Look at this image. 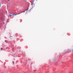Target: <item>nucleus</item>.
Segmentation results:
<instances>
[{"mask_svg": "<svg viewBox=\"0 0 73 73\" xmlns=\"http://www.w3.org/2000/svg\"><path fill=\"white\" fill-rule=\"evenodd\" d=\"M29 7L31 8V9H32L33 8H34V7H35V4L34 3L31 4V5H30Z\"/></svg>", "mask_w": 73, "mask_h": 73, "instance_id": "obj_1", "label": "nucleus"}, {"mask_svg": "<svg viewBox=\"0 0 73 73\" xmlns=\"http://www.w3.org/2000/svg\"><path fill=\"white\" fill-rule=\"evenodd\" d=\"M68 53H69V52H73V49H68Z\"/></svg>", "mask_w": 73, "mask_h": 73, "instance_id": "obj_2", "label": "nucleus"}, {"mask_svg": "<svg viewBox=\"0 0 73 73\" xmlns=\"http://www.w3.org/2000/svg\"><path fill=\"white\" fill-rule=\"evenodd\" d=\"M9 13V15H10V16H13V15H11V13Z\"/></svg>", "mask_w": 73, "mask_h": 73, "instance_id": "obj_3", "label": "nucleus"}, {"mask_svg": "<svg viewBox=\"0 0 73 73\" xmlns=\"http://www.w3.org/2000/svg\"><path fill=\"white\" fill-rule=\"evenodd\" d=\"M35 0H33V2H34Z\"/></svg>", "mask_w": 73, "mask_h": 73, "instance_id": "obj_4", "label": "nucleus"}, {"mask_svg": "<svg viewBox=\"0 0 73 73\" xmlns=\"http://www.w3.org/2000/svg\"><path fill=\"white\" fill-rule=\"evenodd\" d=\"M15 16H16V15H17V14H15Z\"/></svg>", "mask_w": 73, "mask_h": 73, "instance_id": "obj_5", "label": "nucleus"}, {"mask_svg": "<svg viewBox=\"0 0 73 73\" xmlns=\"http://www.w3.org/2000/svg\"><path fill=\"white\" fill-rule=\"evenodd\" d=\"M13 64H14V61H13Z\"/></svg>", "mask_w": 73, "mask_h": 73, "instance_id": "obj_6", "label": "nucleus"}, {"mask_svg": "<svg viewBox=\"0 0 73 73\" xmlns=\"http://www.w3.org/2000/svg\"><path fill=\"white\" fill-rule=\"evenodd\" d=\"M2 49H3V48H1V50H2Z\"/></svg>", "mask_w": 73, "mask_h": 73, "instance_id": "obj_7", "label": "nucleus"}, {"mask_svg": "<svg viewBox=\"0 0 73 73\" xmlns=\"http://www.w3.org/2000/svg\"><path fill=\"white\" fill-rule=\"evenodd\" d=\"M65 53H66V51H65Z\"/></svg>", "mask_w": 73, "mask_h": 73, "instance_id": "obj_8", "label": "nucleus"}, {"mask_svg": "<svg viewBox=\"0 0 73 73\" xmlns=\"http://www.w3.org/2000/svg\"><path fill=\"white\" fill-rule=\"evenodd\" d=\"M7 42V41L5 40V42Z\"/></svg>", "mask_w": 73, "mask_h": 73, "instance_id": "obj_9", "label": "nucleus"}, {"mask_svg": "<svg viewBox=\"0 0 73 73\" xmlns=\"http://www.w3.org/2000/svg\"><path fill=\"white\" fill-rule=\"evenodd\" d=\"M10 1V0H9V1Z\"/></svg>", "mask_w": 73, "mask_h": 73, "instance_id": "obj_10", "label": "nucleus"}]
</instances>
